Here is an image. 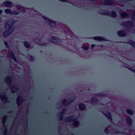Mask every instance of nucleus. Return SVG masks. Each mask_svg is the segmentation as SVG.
Segmentation results:
<instances>
[{"instance_id": "obj_1", "label": "nucleus", "mask_w": 135, "mask_h": 135, "mask_svg": "<svg viewBox=\"0 0 135 135\" xmlns=\"http://www.w3.org/2000/svg\"><path fill=\"white\" fill-rule=\"evenodd\" d=\"M17 22L16 20H8L5 25V31L3 33V36L7 37L10 35L14 31L15 28L13 26Z\"/></svg>"}, {"instance_id": "obj_2", "label": "nucleus", "mask_w": 135, "mask_h": 135, "mask_svg": "<svg viewBox=\"0 0 135 135\" xmlns=\"http://www.w3.org/2000/svg\"><path fill=\"white\" fill-rule=\"evenodd\" d=\"M76 116L75 115H72L67 116L64 119V121L66 122H70L73 121V126L78 127L80 124V122L79 120H76Z\"/></svg>"}, {"instance_id": "obj_3", "label": "nucleus", "mask_w": 135, "mask_h": 135, "mask_svg": "<svg viewBox=\"0 0 135 135\" xmlns=\"http://www.w3.org/2000/svg\"><path fill=\"white\" fill-rule=\"evenodd\" d=\"M100 12H98V13L103 15H109V13H111L112 17L115 18L117 16V14L115 11H111V13L110 11L107 10H100Z\"/></svg>"}, {"instance_id": "obj_4", "label": "nucleus", "mask_w": 135, "mask_h": 135, "mask_svg": "<svg viewBox=\"0 0 135 135\" xmlns=\"http://www.w3.org/2000/svg\"><path fill=\"white\" fill-rule=\"evenodd\" d=\"M48 40L49 42L54 43L57 45H60L62 43L60 39L54 36H52L50 38H49Z\"/></svg>"}, {"instance_id": "obj_5", "label": "nucleus", "mask_w": 135, "mask_h": 135, "mask_svg": "<svg viewBox=\"0 0 135 135\" xmlns=\"http://www.w3.org/2000/svg\"><path fill=\"white\" fill-rule=\"evenodd\" d=\"M42 17L43 19L45 20L46 22L49 23L50 26L51 27H54L56 26V22L55 21L52 20L44 16H43Z\"/></svg>"}, {"instance_id": "obj_6", "label": "nucleus", "mask_w": 135, "mask_h": 135, "mask_svg": "<svg viewBox=\"0 0 135 135\" xmlns=\"http://www.w3.org/2000/svg\"><path fill=\"white\" fill-rule=\"evenodd\" d=\"M73 99H70L68 100L64 99H63L62 101L61 102L62 104L64 105L68 106L70 105L71 103H73L75 100V98H73Z\"/></svg>"}, {"instance_id": "obj_7", "label": "nucleus", "mask_w": 135, "mask_h": 135, "mask_svg": "<svg viewBox=\"0 0 135 135\" xmlns=\"http://www.w3.org/2000/svg\"><path fill=\"white\" fill-rule=\"evenodd\" d=\"M6 83L9 86H10L12 84V77L10 76H7L5 78Z\"/></svg>"}, {"instance_id": "obj_8", "label": "nucleus", "mask_w": 135, "mask_h": 135, "mask_svg": "<svg viewBox=\"0 0 135 135\" xmlns=\"http://www.w3.org/2000/svg\"><path fill=\"white\" fill-rule=\"evenodd\" d=\"M105 112L107 114L103 112H102V113L107 118L108 120H112V115L110 112L108 110H106Z\"/></svg>"}, {"instance_id": "obj_9", "label": "nucleus", "mask_w": 135, "mask_h": 135, "mask_svg": "<svg viewBox=\"0 0 135 135\" xmlns=\"http://www.w3.org/2000/svg\"><path fill=\"white\" fill-rule=\"evenodd\" d=\"M91 38L95 40L99 41H107L108 40L105 39L104 37L102 36H94Z\"/></svg>"}, {"instance_id": "obj_10", "label": "nucleus", "mask_w": 135, "mask_h": 135, "mask_svg": "<svg viewBox=\"0 0 135 135\" xmlns=\"http://www.w3.org/2000/svg\"><path fill=\"white\" fill-rule=\"evenodd\" d=\"M122 25L127 27H131L133 26L134 23L133 22L130 21L123 22Z\"/></svg>"}, {"instance_id": "obj_11", "label": "nucleus", "mask_w": 135, "mask_h": 135, "mask_svg": "<svg viewBox=\"0 0 135 135\" xmlns=\"http://www.w3.org/2000/svg\"><path fill=\"white\" fill-rule=\"evenodd\" d=\"M24 101L23 97L21 96H18L17 99V103L18 105H21Z\"/></svg>"}, {"instance_id": "obj_12", "label": "nucleus", "mask_w": 135, "mask_h": 135, "mask_svg": "<svg viewBox=\"0 0 135 135\" xmlns=\"http://www.w3.org/2000/svg\"><path fill=\"white\" fill-rule=\"evenodd\" d=\"M103 4L104 5H112L114 4L113 0H104Z\"/></svg>"}, {"instance_id": "obj_13", "label": "nucleus", "mask_w": 135, "mask_h": 135, "mask_svg": "<svg viewBox=\"0 0 135 135\" xmlns=\"http://www.w3.org/2000/svg\"><path fill=\"white\" fill-rule=\"evenodd\" d=\"M126 121L127 125L130 126L132 124V121L131 118L129 116H128L126 118Z\"/></svg>"}, {"instance_id": "obj_14", "label": "nucleus", "mask_w": 135, "mask_h": 135, "mask_svg": "<svg viewBox=\"0 0 135 135\" xmlns=\"http://www.w3.org/2000/svg\"><path fill=\"white\" fill-rule=\"evenodd\" d=\"M117 33L118 35L120 37H124L126 34V32L124 31H118Z\"/></svg>"}, {"instance_id": "obj_15", "label": "nucleus", "mask_w": 135, "mask_h": 135, "mask_svg": "<svg viewBox=\"0 0 135 135\" xmlns=\"http://www.w3.org/2000/svg\"><path fill=\"white\" fill-rule=\"evenodd\" d=\"M12 3L9 1H5L3 4L5 6L7 7H10L12 4Z\"/></svg>"}, {"instance_id": "obj_16", "label": "nucleus", "mask_w": 135, "mask_h": 135, "mask_svg": "<svg viewBox=\"0 0 135 135\" xmlns=\"http://www.w3.org/2000/svg\"><path fill=\"white\" fill-rule=\"evenodd\" d=\"M79 108L80 110L83 111L85 110L86 108V105L83 103H80L78 105Z\"/></svg>"}, {"instance_id": "obj_17", "label": "nucleus", "mask_w": 135, "mask_h": 135, "mask_svg": "<svg viewBox=\"0 0 135 135\" xmlns=\"http://www.w3.org/2000/svg\"><path fill=\"white\" fill-rule=\"evenodd\" d=\"M34 41H38V42H37V44L38 45L40 46H46L47 45V44L45 42H43L42 44H40V42L41 41L40 39L39 38H35L34 39Z\"/></svg>"}, {"instance_id": "obj_18", "label": "nucleus", "mask_w": 135, "mask_h": 135, "mask_svg": "<svg viewBox=\"0 0 135 135\" xmlns=\"http://www.w3.org/2000/svg\"><path fill=\"white\" fill-rule=\"evenodd\" d=\"M10 57L12 58L15 62H17V59L15 57V55L13 52L12 51H10Z\"/></svg>"}, {"instance_id": "obj_19", "label": "nucleus", "mask_w": 135, "mask_h": 135, "mask_svg": "<svg viewBox=\"0 0 135 135\" xmlns=\"http://www.w3.org/2000/svg\"><path fill=\"white\" fill-rule=\"evenodd\" d=\"M66 110L65 109H63L62 111V112L59 113V118L60 120H63V114L66 112Z\"/></svg>"}, {"instance_id": "obj_20", "label": "nucleus", "mask_w": 135, "mask_h": 135, "mask_svg": "<svg viewBox=\"0 0 135 135\" xmlns=\"http://www.w3.org/2000/svg\"><path fill=\"white\" fill-rule=\"evenodd\" d=\"M98 101V100L96 97H94L90 99L91 103L93 104H95L97 103Z\"/></svg>"}, {"instance_id": "obj_21", "label": "nucleus", "mask_w": 135, "mask_h": 135, "mask_svg": "<svg viewBox=\"0 0 135 135\" xmlns=\"http://www.w3.org/2000/svg\"><path fill=\"white\" fill-rule=\"evenodd\" d=\"M127 43L130 44L133 47L135 48V42L131 39H128L127 40Z\"/></svg>"}, {"instance_id": "obj_22", "label": "nucleus", "mask_w": 135, "mask_h": 135, "mask_svg": "<svg viewBox=\"0 0 135 135\" xmlns=\"http://www.w3.org/2000/svg\"><path fill=\"white\" fill-rule=\"evenodd\" d=\"M120 16L122 18H124L127 17H128L129 16V14L126 12H123L120 14Z\"/></svg>"}, {"instance_id": "obj_23", "label": "nucleus", "mask_w": 135, "mask_h": 135, "mask_svg": "<svg viewBox=\"0 0 135 135\" xmlns=\"http://www.w3.org/2000/svg\"><path fill=\"white\" fill-rule=\"evenodd\" d=\"M24 45L25 47L28 49H31L32 47L31 45L29 43L26 41H25L23 42Z\"/></svg>"}, {"instance_id": "obj_24", "label": "nucleus", "mask_w": 135, "mask_h": 135, "mask_svg": "<svg viewBox=\"0 0 135 135\" xmlns=\"http://www.w3.org/2000/svg\"><path fill=\"white\" fill-rule=\"evenodd\" d=\"M0 98L2 100H3L4 99H6V100L4 101L5 103H7L9 102V100H7V98L4 95H0Z\"/></svg>"}, {"instance_id": "obj_25", "label": "nucleus", "mask_w": 135, "mask_h": 135, "mask_svg": "<svg viewBox=\"0 0 135 135\" xmlns=\"http://www.w3.org/2000/svg\"><path fill=\"white\" fill-rule=\"evenodd\" d=\"M127 113L129 115H132L133 113V112L132 109H126Z\"/></svg>"}, {"instance_id": "obj_26", "label": "nucleus", "mask_w": 135, "mask_h": 135, "mask_svg": "<svg viewBox=\"0 0 135 135\" xmlns=\"http://www.w3.org/2000/svg\"><path fill=\"white\" fill-rule=\"evenodd\" d=\"M94 95L95 96L98 97H104L105 96V95L103 93H95Z\"/></svg>"}, {"instance_id": "obj_27", "label": "nucleus", "mask_w": 135, "mask_h": 135, "mask_svg": "<svg viewBox=\"0 0 135 135\" xmlns=\"http://www.w3.org/2000/svg\"><path fill=\"white\" fill-rule=\"evenodd\" d=\"M15 88V86H13L11 87V90L12 91V92L13 93H14L17 92V90H18L19 89L18 88H17L16 89H13Z\"/></svg>"}, {"instance_id": "obj_28", "label": "nucleus", "mask_w": 135, "mask_h": 135, "mask_svg": "<svg viewBox=\"0 0 135 135\" xmlns=\"http://www.w3.org/2000/svg\"><path fill=\"white\" fill-rule=\"evenodd\" d=\"M124 68L128 69L132 71H133L134 72V73H135V69L133 68H131V67H129L127 66H124Z\"/></svg>"}, {"instance_id": "obj_29", "label": "nucleus", "mask_w": 135, "mask_h": 135, "mask_svg": "<svg viewBox=\"0 0 135 135\" xmlns=\"http://www.w3.org/2000/svg\"><path fill=\"white\" fill-rule=\"evenodd\" d=\"M4 12L7 14H10L11 15L12 11L10 9H6L4 10Z\"/></svg>"}, {"instance_id": "obj_30", "label": "nucleus", "mask_w": 135, "mask_h": 135, "mask_svg": "<svg viewBox=\"0 0 135 135\" xmlns=\"http://www.w3.org/2000/svg\"><path fill=\"white\" fill-rule=\"evenodd\" d=\"M19 14V12H17L16 11H12L11 15H18Z\"/></svg>"}, {"instance_id": "obj_31", "label": "nucleus", "mask_w": 135, "mask_h": 135, "mask_svg": "<svg viewBox=\"0 0 135 135\" xmlns=\"http://www.w3.org/2000/svg\"><path fill=\"white\" fill-rule=\"evenodd\" d=\"M82 48L85 50L87 51L89 49V48L88 46H82Z\"/></svg>"}, {"instance_id": "obj_32", "label": "nucleus", "mask_w": 135, "mask_h": 135, "mask_svg": "<svg viewBox=\"0 0 135 135\" xmlns=\"http://www.w3.org/2000/svg\"><path fill=\"white\" fill-rule=\"evenodd\" d=\"M131 18L133 21H135V12L132 14Z\"/></svg>"}, {"instance_id": "obj_33", "label": "nucleus", "mask_w": 135, "mask_h": 135, "mask_svg": "<svg viewBox=\"0 0 135 135\" xmlns=\"http://www.w3.org/2000/svg\"><path fill=\"white\" fill-rule=\"evenodd\" d=\"M4 44L7 48H9V46L7 42H4Z\"/></svg>"}, {"instance_id": "obj_34", "label": "nucleus", "mask_w": 135, "mask_h": 135, "mask_svg": "<svg viewBox=\"0 0 135 135\" xmlns=\"http://www.w3.org/2000/svg\"><path fill=\"white\" fill-rule=\"evenodd\" d=\"M29 55L30 56V61H33L35 58L33 56H32L29 54Z\"/></svg>"}, {"instance_id": "obj_35", "label": "nucleus", "mask_w": 135, "mask_h": 135, "mask_svg": "<svg viewBox=\"0 0 135 135\" xmlns=\"http://www.w3.org/2000/svg\"><path fill=\"white\" fill-rule=\"evenodd\" d=\"M3 133L4 135H7L8 132L7 129L6 128L3 131Z\"/></svg>"}, {"instance_id": "obj_36", "label": "nucleus", "mask_w": 135, "mask_h": 135, "mask_svg": "<svg viewBox=\"0 0 135 135\" xmlns=\"http://www.w3.org/2000/svg\"><path fill=\"white\" fill-rule=\"evenodd\" d=\"M109 130L108 127H107L105 129V133H106L108 132Z\"/></svg>"}, {"instance_id": "obj_37", "label": "nucleus", "mask_w": 135, "mask_h": 135, "mask_svg": "<svg viewBox=\"0 0 135 135\" xmlns=\"http://www.w3.org/2000/svg\"><path fill=\"white\" fill-rule=\"evenodd\" d=\"M17 9H20L22 7V6L20 5H17Z\"/></svg>"}, {"instance_id": "obj_38", "label": "nucleus", "mask_w": 135, "mask_h": 135, "mask_svg": "<svg viewBox=\"0 0 135 135\" xmlns=\"http://www.w3.org/2000/svg\"><path fill=\"white\" fill-rule=\"evenodd\" d=\"M58 105H57V106L58 107H59V108H60L62 107V105L61 104H60L59 103L58 104Z\"/></svg>"}, {"instance_id": "obj_39", "label": "nucleus", "mask_w": 135, "mask_h": 135, "mask_svg": "<svg viewBox=\"0 0 135 135\" xmlns=\"http://www.w3.org/2000/svg\"><path fill=\"white\" fill-rule=\"evenodd\" d=\"M21 11L23 13H25L26 12V10L24 8H23Z\"/></svg>"}, {"instance_id": "obj_40", "label": "nucleus", "mask_w": 135, "mask_h": 135, "mask_svg": "<svg viewBox=\"0 0 135 135\" xmlns=\"http://www.w3.org/2000/svg\"><path fill=\"white\" fill-rule=\"evenodd\" d=\"M95 45L94 44H92L91 45V49H93L94 47H95Z\"/></svg>"}, {"instance_id": "obj_41", "label": "nucleus", "mask_w": 135, "mask_h": 135, "mask_svg": "<svg viewBox=\"0 0 135 135\" xmlns=\"http://www.w3.org/2000/svg\"><path fill=\"white\" fill-rule=\"evenodd\" d=\"M69 3L71 4L72 5H73V6H77L75 5L74 3H71V2H69Z\"/></svg>"}, {"instance_id": "obj_42", "label": "nucleus", "mask_w": 135, "mask_h": 135, "mask_svg": "<svg viewBox=\"0 0 135 135\" xmlns=\"http://www.w3.org/2000/svg\"><path fill=\"white\" fill-rule=\"evenodd\" d=\"M59 1L62 2H66L68 1V0H59Z\"/></svg>"}, {"instance_id": "obj_43", "label": "nucleus", "mask_w": 135, "mask_h": 135, "mask_svg": "<svg viewBox=\"0 0 135 135\" xmlns=\"http://www.w3.org/2000/svg\"><path fill=\"white\" fill-rule=\"evenodd\" d=\"M3 11L1 9H0V15L2 13Z\"/></svg>"}, {"instance_id": "obj_44", "label": "nucleus", "mask_w": 135, "mask_h": 135, "mask_svg": "<svg viewBox=\"0 0 135 135\" xmlns=\"http://www.w3.org/2000/svg\"><path fill=\"white\" fill-rule=\"evenodd\" d=\"M5 122H6V120L5 119H3V120H2V122L3 123H5Z\"/></svg>"}, {"instance_id": "obj_45", "label": "nucleus", "mask_w": 135, "mask_h": 135, "mask_svg": "<svg viewBox=\"0 0 135 135\" xmlns=\"http://www.w3.org/2000/svg\"><path fill=\"white\" fill-rule=\"evenodd\" d=\"M99 105H103V104L100 103H99Z\"/></svg>"}, {"instance_id": "obj_46", "label": "nucleus", "mask_w": 135, "mask_h": 135, "mask_svg": "<svg viewBox=\"0 0 135 135\" xmlns=\"http://www.w3.org/2000/svg\"><path fill=\"white\" fill-rule=\"evenodd\" d=\"M129 131L130 132H132V129H129Z\"/></svg>"}, {"instance_id": "obj_47", "label": "nucleus", "mask_w": 135, "mask_h": 135, "mask_svg": "<svg viewBox=\"0 0 135 135\" xmlns=\"http://www.w3.org/2000/svg\"><path fill=\"white\" fill-rule=\"evenodd\" d=\"M100 47H103V45H100Z\"/></svg>"}, {"instance_id": "obj_48", "label": "nucleus", "mask_w": 135, "mask_h": 135, "mask_svg": "<svg viewBox=\"0 0 135 135\" xmlns=\"http://www.w3.org/2000/svg\"><path fill=\"white\" fill-rule=\"evenodd\" d=\"M7 116H4V118H7Z\"/></svg>"}, {"instance_id": "obj_49", "label": "nucleus", "mask_w": 135, "mask_h": 135, "mask_svg": "<svg viewBox=\"0 0 135 135\" xmlns=\"http://www.w3.org/2000/svg\"><path fill=\"white\" fill-rule=\"evenodd\" d=\"M120 2H123V1H119Z\"/></svg>"}, {"instance_id": "obj_50", "label": "nucleus", "mask_w": 135, "mask_h": 135, "mask_svg": "<svg viewBox=\"0 0 135 135\" xmlns=\"http://www.w3.org/2000/svg\"><path fill=\"white\" fill-rule=\"evenodd\" d=\"M116 133H120L119 132H116Z\"/></svg>"}]
</instances>
